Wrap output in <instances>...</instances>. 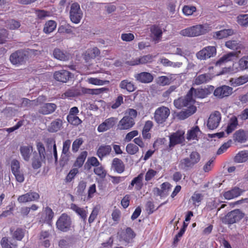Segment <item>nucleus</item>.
I'll return each mask as SVG.
<instances>
[{
    "mask_svg": "<svg viewBox=\"0 0 248 248\" xmlns=\"http://www.w3.org/2000/svg\"><path fill=\"white\" fill-rule=\"evenodd\" d=\"M211 30V26L208 24L196 25L180 31V34L184 36L195 37L204 34Z\"/></svg>",
    "mask_w": 248,
    "mask_h": 248,
    "instance_id": "nucleus-1",
    "label": "nucleus"
},
{
    "mask_svg": "<svg viewBox=\"0 0 248 248\" xmlns=\"http://www.w3.org/2000/svg\"><path fill=\"white\" fill-rule=\"evenodd\" d=\"M56 228L62 232H68L74 230L71 217L66 213L62 214L56 223Z\"/></svg>",
    "mask_w": 248,
    "mask_h": 248,
    "instance_id": "nucleus-2",
    "label": "nucleus"
},
{
    "mask_svg": "<svg viewBox=\"0 0 248 248\" xmlns=\"http://www.w3.org/2000/svg\"><path fill=\"white\" fill-rule=\"evenodd\" d=\"M201 159L200 154L196 151L192 152L189 157L182 159L179 164V167L182 170H188L192 168L199 163Z\"/></svg>",
    "mask_w": 248,
    "mask_h": 248,
    "instance_id": "nucleus-3",
    "label": "nucleus"
},
{
    "mask_svg": "<svg viewBox=\"0 0 248 248\" xmlns=\"http://www.w3.org/2000/svg\"><path fill=\"white\" fill-rule=\"evenodd\" d=\"M193 90V87L191 88L185 96L174 100L173 102L174 106L177 108H181L183 107H187L189 108V107H195L194 106L195 101L192 96Z\"/></svg>",
    "mask_w": 248,
    "mask_h": 248,
    "instance_id": "nucleus-4",
    "label": "nucleus"
},
{
    "mask_svg": "<svg viewBox=\"0 0 248 248\" xmlns=\"http://www.w3.org/2000/svg\"><path fill=\"white\" fill-rule=\"evenodd\" d=\"M245 215V213L240 209H236L228 212L222 220L226 224L232 225L240 221Z\"/></svg>",
    "mask_w": 248,
    "mask_h": 248,
    "instance_id": "nucleus-5",
    "label": "nucleus"
},
{
    "mask_svg": "<svg viewBox=\"0 0 248 248\" xmlns=\"http://www.w3.org/2000/svg\"><path fill=\"white\" fill-rule=\"evenodd\" d=\"M170 114L169 108L165 106L158 108L154 113V119L159 124H164Z\"/></svg>",
    "mask_w": 248,
    "mask_h": 248,
    "instance_id": "nucleus-6",
    "label": "nucleus"
},
{
    "mask_svg": "<svg viewBox=\"0 0 248 248\" xmlns=\"http://www.w3.org/2000/svg\"><path fill=\"white\" fill-rule=\"evenodd\" d=\"M69 14L70 19L73 23L78 24L80 22L83 14L78 3L74 2L71 4Z\"/></svg>",
    "mask_w": 248,
    "mask_h": 248,
    "instance_id": "nucleus-7",
    "label": "nucleus"
},
{
    "mask_svg": "<svg viewBox=\"0 0 248 248\" xmlns=\"http://www.w3.org/2000/svg\"><path fill=\"white\" fill-rule=\"evenodd\" d=\"M217 48L214 46H207L203 47L196 54L197 58L200 60H205L216 56Z\"/></svg>",
    "mask_w": 248,
    "mask_h": 248,
    "instance_id": "nucleus-8",
    "label": "nucleus"
},
{
    "mask_svg": "<svg viewBox=\"0 0 248 248\" xmlns=\"http://www.w3.org/2000/svg\"><path fill=\"white\" fill-rule=\"evenodd\" d=\"M184 135V132L180 130L172 133L169 136L170 141L168 149L169 150H171L175 145L183 143L185 140Z\"/></svg>",
    "mask_w": 248,
    "mask_h": 248,
    "instance_id": "nucleus-9",
    "label": "nucleus"
},
{
    "mask_svg": "<svg viewBox=\"0 0 248 248\" xmlns=\"http://www.w3.org/2000/svg\"><path fill=\"white\" fill-rule=\"evenodd\" d=\"M171 187L172 186L169 182H164L160 185V188H154L153 192L155 196H159L161 199L165 198L168 196Z\"/></svg>",
    "mask_w": 248,
    "mask_h": 248,
    "instance_id": "nucleus-10",
    "label": "nucleus"
},
{
    "mask_svg": "<svg viewBox=\"0 0 248 248\" xmlns=\"http://www.w3.org/2000/svg\"><path fill=\"white\" fill-rule=\"evenodd\" d=\"M221 120V115L218 111H215L212 113L207 121V127L210 130L216 129L219 125Z\"/></svg>",
    "mask_w": 248,
    "mask_h": 248,
    "instance_id": "nucleus-11",
    "label": "nucleus"
},
{
    "mask_svg": "<svg viewBox=\"0 0 248 248\" xmlns=\"http://www.w3.org/2000/svg\"><path fill=\"white\" fill-rule=\"evenodd\" d=\"M27 55L23 50H18L13 53L10 56V60L11 63L14 65H22L25 61Z\"/></svg>",
    "mask_w": 248,
    "mask_h": 248,
    "instance_id": "nucleus-12",
    "label": "nucleus"
},
{
    "mask_svg": "<svg viewBox=\"0 0 248 248\" xmlns=\"http://www.w3.org/2000/svg\"><path fill=\"white\" fill-rule=\"evenodd\" d=\"M232 88L230 86L223 85L215 90L214 95L217 98H223L230 95L232 93Z\"/></svg>",
    "mask_w": 248,
    "mask_h": 248,
    "instance_id": "nucleus-13",
    "label": "nucleus"
},
{
    "mask_svg": "<svg viewBox=\"0 0 248 248\" xmlns=\"http://www.w3.org/2000/svg\"><path fill=\"white\" fill-rule=\"evenodd\" d=\"M143 186V174L140 173L133 179L128 186V189L132 190L134 187L136 191H140Z\"/></svg>",
    "mask_w": 248,
    "mask_h": 248,
    "instance_id": "nucleus-14",
    "label": "nucleus"
},
{
    "mask_svg": "<svg viewBox=\"0 0 248 248\" xmlns=\"http://www.w3.org/2000/svg\"><path fill=\"white\" fill-rule=\"evenodd\" d=\"M71 75L69 71L62 69L55 71L53 74V78L58 81L65 83L69 80Z\"/></svg>",
    "mask_w": 248,
    "mask_h": 248,
    "instance_id": "nucleus-15",
    "label": "nucleus"
},
{
    "mask_svg": "<svg viewBox=\"0 0 248 248\" xmlns=\"http://www.w3.org/2000/svg\"><path fill=\"white\" fill-rule=\"evenodd\" d=\"M154 57L150 54L143 56L140 58L135 59H132L130 61H127L126 63L131 66H135L140 64H145L150 62L153 61Z\"/></svg>",
    "mask_w": 248,
    "mask_h": 248,
    "instance_id": "nucleus-16",
    "label": "nucleus"
},
{
    "mask_svg": "<svg viewBox=\"0 0 248 248\" xmlns=\"http://www.w3.org/2000/svg\"><path fill=\"white\" fill-rule=\"evenodd\" d=\"M54 58L61 61H67L72 58V55L68 51L55 48L53 51Z\"/></svg>",
    "mask_w": 248,
    "mask_h": 248,
    "instance_id": "nucleus-17",
    "label": "nucleus"
},
{
    "mask_svg": "<svg viewBox=\"0 0 248 248\" xmlns=\"http://www.w3.org/2000/svg\"><path fill=\"white\" fill-rule=\"evenodd\" d=\"M117 118L110 117L107 119L103 123L99 125L97 130L100 132L106 131L112 128L116 124Z\"/></svg>",
    "mask_w": 248,
    "mask_h": 248,
    "instance_id": "nucleus-18",
    "label": "nucleus"
},
{
    "mask_svg": "<svg viewBox=\"0 0 248 248\" xmlns=\"http://www.w3.org/2000/svg\"><path fill=\"white\" fill-rule=\"evenodd\" d=\"M134 78L137 81L142 83H149L154 80L153 75L146 72H142L135 74Z\"/></svg>",
    "mask_w": 248,
    "mask_h": 248,
    "instance_id": "nucleus-19",
    "label": "nucleus"
},
{
    "mask_svg": "<svg viewBox=\"0 0 248 248\" xmlns=\"http://www.w3.org/2000/svg\"><path fill=\"white\" fill-rule=\"evenodd\" d=\"M135 120L130 116H124L119 122L118 126L120 130H127L135 124Z\"/></svg>",
    "mask_w": 248,
    "mask_h": 248,
    "instance_id": "nucleus-20",
    "label": "nucleus"
},
{
    "mask_svg": "<svg viewBox=\"0 0 248 248\" xmlns=\"http://www.w3.org/2000/svg\"><path fill=\"white\" fill-rule=\"evenodd\" d=\"M151 37L155 42H158L161 39L163 32L159 25H153L150 28Z\"/></svg>",
    "mask_w": 248,
    "mask_h": 248,
    "instance_id": "nucleus-21",
    "label": "nucleus"
},
{
    "mask_svg": "<svg viewBox=\"0 0 248 248\" xmlns=\"http://www.w3.org/2000/svg\"><path fill=\"white\" fill-rule=\"evenodd\" d=\"M57 106L54 103H45L40 107L38 112L43 115H48L54 112Z\"/></svg>",
    "mask_w": 248,
    "mask_h": 248,
    "instance_id": "nucleus-22",
    "label": "nucleus"
},
{
    "mask_svg": "<svg viewBox=\"0 0 248 248\" xmlns=\"http://www.w3.org/2000/svg\"><path fill=\"white\" fill-rule=\"evenodd\" d=\"M233 140L240 143H243L248 140V129L245 131L240 129L237 130L233 134Z\"/></svg>",
    "mask_w": 248,
    "mask_h": 248,
    "instance_id": "nucleus-23",
    "label": "nucleus"
},
{
    "mask_svg": "<svg viewBox=\"0 0 248 248\" xmlns=\"http://www.w3.org/2000/svg\"><path fill=\"white\" fill-rule=\"evenodd\" d=\"M136 234L134 231L130 227H127L124 232L121 235V239L126 243H130L135 237Z\"/></svg>",
    "mask_w": 248,
    "mask_h": 248,
    "instance_id": "nucleus-24",
    "label": "nucleus"
},
{
    "mask_svg": "<svg viewBox=\"0 0 248 248\" xmlns=\"http://www.w3.org/2000/svg\"><path fill=\"white\" fill-rule=\"evenodd\" d=\"M99 49L96 47L88 49L83 54V58L86 62H88L89 60L95 58L96 56L100 54Z\"/></svg>",
    "mask_w": 248,
    "mask_h": 248,
    "instance_id": "nucleus-25",
    "label": "nucleus"
},
{
    "mask_svg": "<svg viewBox=\"0 0 248 248\" xmlns=\"http://www.w3.org/2000/svg\"><path fill=\"white\" fill-rule=\"evenodd\" d=\"M234 31L232 29H224L214 32L213 36L216 39H222L232 35Z\"/></svg>",
    "mask_w": 248,
    "mask_h": 248,
    "instance_id": "nucleus-26",
    "label": "nucleus"
},
{
    "mask_svg": "<svg viewBox=\"0 0 248 248\" xmlns=\"http://www.w3.org/2000/svg\"><path fill=\"white\" fill-rule=\"evenodd\" d=\"M243 192V191L237 187L232 189L230 190L225 192L223 193V196L227 200H231L240 196Z\"/></svg>",
    "mask_w": 248,
    "mask_h": 248,
    "instance_id": "nucleus-27",
    "label": "nucleus"
},
{
    "mask_svg": "<svg viewBox=\"0 0 248 248\" xmlns=\"http://www.w3.org/2000/svg\"><path fill=\"white\" fill-rule=\"evenodd\" d=\"M111 151V147L110 145H101L98 148L96 155L102 160L103 157L109 155Z\"/></svg>",
    "mask_w": 248,
    "mask_h": 248,
    "instance_id": "nucleus-28",
    "label": "nucleus"
},
{
    "mask_svg": "<svg viewBox=\"0 0 248 248\" xmlns=\"http://www.w3.org/2000/svg\"><path fill=\"white\" fill-rule=\"evenodd\" d=\"M211 79V75L209 73H205L197 75L194 79V82L196 85H201L206 83Z\"/></svg>",
    "mask_w": 248,
    "mask_h": 248,
    "instance_id": "nucleus-29",
    "label": "nucleus"
},
{
    "mask_svg": "<svg viewBox=\"0 0 248 248\" xmlns=\"http://www.w3.org/2000/svg\"><path fill=\"white\" fill-rule=\"evenodd\" d=\"M225 46L231 49L238 50L244 48L241 42L239 40H230L225 42Z\"/></svg>",
    "mask_w": 248,
    "mask_h": 248,
    "instance_id": "nucleus-30",
    "label": "nucleus"
},
{
    "mask_svg": "<svg viewBox=\"0 0 248 248\" xmlns=\"http://www.w3.org/2000/svg\"><path fill=\"white\" fill-rule=\"evenodd\" d=\"M112 168L118 173H121L124 170L125 167L123 162L118 158H115L112 162Z\"/></svg>",
    "mask_w": 248,
    "mask_h": 248,
    "instance_id": "nucleus-31",
    "label": "nucleus"
},
{
    "mask_svg": "<svg viewBox=\"0 0 248 248\" xmlns=\"http://www.w3.org/2000/svg\"><path fill=\"white\" fill-rule=\"evenodd\" d=\"M119 88L128 92H134L136 88L134 83L127 79L122 80L119 84Z\"/></svg>",
    "mask_w": 248,
    "mask_h": 248,
    "instance_id": "nucleus-32",
    "label": "nucleus"
},
{
    "mask_svg": "<svg viewBox=\"0 0 248 248\" xmlns=\"http://www.w3.org/2000/svg\"><path fill=\"white\" fill-rule=\"evenodd\" d=\"M237 55L236 52H230L223 55L216 63L217 66H220L222 63H226L232 60V58Z\"/></svg>",
    "mask_w": 248,
    "mask_h": 248,
    "instance_id": "nucleus-33",
    "label": "nucleus"
},
{
    "mask_svg": "<svg viewBox=\"0 0 248 248\" xmlns=\"http://www.w3.org/2000/svg\"><path fill=\"white\" fill-rule=\"evenodd\" d=\"M32 150V146L31 145L21 146L20 147V153L25 161H28L30 160Z\"/></svg>",
    "mask_w": 248,
    "mask_h": 248,
    "instance_id": "nucleus-34",
    "label": "nucleus"
},
{
    "mask_svg": "<svg viewBox=\"0 0 248 248\" xmlns=\"http://www.w3.org/2000/svg\"><path fill=\"white\" fill-rule=\"evenodd\" d=\"M70 209L76 213L80 217L84 220L85 221L87 219V213L85 210L83 208L78 207L75 203H71L70 204Z\"/></svg>",
    "mask_w": 248,
    "mask_h": 248,
    "instance_id": "nucleus-35",
    "label": "nucleus"
},
{
    "mask_svg": "<svg viewBox=\"0 0 248 248\" xmlns=\"http://www.w3.org/2000/svg\"><path fill=\"white\" fill-rule=\"evenodd\" d=\"M230 82L233 86H238L248 82V75L241 76L237 78H231Z\"/></svg>",
    "mask_w": 248,
    "mask_h": 248,
    "instance_id": "nucleus-36",
    "label": "nucleus"
},
{
    "mask_svg": "<svg viewBox=\"0 0 248 248\" xmlns=\"http://www.w3.org/2000/svg\"><path fill=\"white\" fill-rule=\"evenodd\" d=\"M238 125V118L237 117L233 116L230 120L227 128L225 130L228 135L233 131L237 126Z\"/></svg>",
    "mask_w": 248,
    "mask_h": 248,
    "instance_id": "nucleus-37",
    "label": "nucleus"
},
{
    "mask_svg": "<svg viewBox=\"0 0 248 248\" xmlns=\"http://www.w3.org/2000/svg\"><path fill=\"white\" fill-rule=\"evenodd\" d=\"M197 108L196 107H189L186 110L180 112L178 114V117L181 120H184L194 114Z\"/></svg>",
    "mask_w": 248,
    "mask_h": 248,
    "instance_id": "nucleus-38",
    "label": "nucleus"
},
{
    "mask_svg": "<svg viewBox=\"0 0 248 248\" xmlns=\"http://www.w3.org/2000/svg\"><path fill=\"white\" fill-rule=\"evenodd\" d=\"M5 27L10 30H16L21 26L20 22L14 19H9L5 22Z\"/></svg>",
    "mask_w": 248,
    "mask_h": 248,
    "instance_id": "nucleus-39",
    "label": "nucleus"
},
{
    "mask_svg": "<svg viewBox=\"0 0 248 248\" xmlns=\"http://www.w3.org/2000/svg\"><path fill=\"white\" fill-rule=\"evenodd\" d=\"M88 153L87 151H83L81 152L79 155L78 156L74 164V167H77V168H81L87 157Z\"/></svg>",
    "mask_w": 248,
    "mask_h": 248,
    "instance_id": "nucleus-40",
    "label": "nucleus"
},
{
    "mask_svg": "<svg viewBox=\"0 0 248 248\" xmlns=\"http://www.w3.org/2000/svg\"><path fill=\"white\" fill-rule=\"evenodd\" d=\"M62 124V120L60 119H57L51 123L48 130L50 132H56L60 129Z\"/></svg>",
    "mask_w": 248,
    "mask_h": 248,
    "instance_id": "nucleus-41",
    "label": "nucleus"
},
{
    "mask_svg": "<svg viewBox=\"0 0 248 248\" xmlns=\"http://www.w3.org/2000/svg\"><path fill=\"white\" fill-rule=\"evenodd\" d=\"M57 27V23L52 20L46 21L44 25L43 31L46 34L52 32L55 30Z\"/></svg>",
    "mask_w": 248,
    "mask_h": 248,
    "instance_id": "nucleus-42",
    "label": "nucleus"
},
{
    "mask_svg": "<svg viewBox=\"0 0 248 248\" xmlns=\"http://www.w3.org/2000/svg\"><path fill=\"white\" fill-rule=\"evenodd\" d=\"M108 91V89L107 88H101L98 89H88L84 88L83 89L82 92L83 93L86 94H92V95H98Z\"/></svg>",
    "mask_w": 248,
    "mask_h": 248,
    "instance_id": "nucleus-43",
    "label": "nucleus"
},
{
    "mask_svg": "<svg viewBox=\"0 0 248 248\" xmlns=\"http://www.w3.org/2000/svg\"><path fill=\"white\" fill-rule=\"evenodd\" d=\"M194 94L195 97L200 98H204L207 96L209 94V92L207 89H197L194 88L192 91V96Z\"/></svg>",
    "mask_w": 248,
    "mask_h": 248,
    "instance_id": "nucleus-44",
    "label": "nucleus"
},
{
    "mask_svg": "<svg viewBox=\"0 0 248 248\" xmlns=\"http://www.w3.org/2000/svg\"><path fill=\"white\" fill-rule=\"evenodd\" d=\"M0 244L2 248H17V244L16 241L12 242L9 241L8 237H4L2 238Z\"/></svg>",
    "mask_w": 248,
    "mask_h": 248,
    "instance_id": "nucleus-45",
    "label": "nucleus"
},
{
    "mask_svg": "<svg viewBox=\"0 0 248 248\" xmlns=\"http://www.w3.org/2000/svg\"><path fill=\"white\" fill-rule=\"evenodd\" d=\"M248 160V152L246 151L239 152L235 156L234 160L237 163H243Z\"/></svg>",
    "mask_w": 248,
    "mask_h": 248,
    "instance_id": "nucleus-46",
    "label": "nucleus"
},
{
    "mask_svg": "<svg viewBox=\"0 0 248 248\" xmlns=\"http://www.w3.org/2000/svg\"><path fill=\"white\" fill-rule=\"evenodd\" d=\"M12 232V237L17 241H21L25 235V230L22 228H18L15 231Z\"/></svg>",
    "mask_w": 248,
    "mask_h": 248,
    "instance_id": "nucleus-47",
    "label": "nucleus"
},
{
    "mask_svg": "<svg viewBox=\"0 0 248 248\" xmlns=\"http://www.w3.org/2000/svg\"><path fill=\"white\" fill-rule=\"evenodd\" d=\"M203 195L197 192H195L191 196L190 200L194 206H198L200 205L201 201L202 200Z\"/></svg>",
    "mask_w": 248,
    "mask_h": 248,
    "instance_id": "nucleus-48",
    "label": "nucleus"
},
{
    "mask_svg": "<svg viewBox=\"0 0 248 248\" xmlns=\"http://www.w3.org/2000/svg\"><path fill=\"white\" fill-rule=\"evenodd\" d=\"M34 11L36 16L39 20H44L46 17H48L50 15V12L49 11H47L44 10L35 9Z\"/></svg>",
    "mask_w": 248,
    "mask_h": 248,
    "instance_id": "nucleus-49",
    "label": "nucleus"
},
{
    "mask_svg": "<svg viewBox=\"0 0 248 248\" xmlns=\"http://www.w3.org/2000/svg\"><path fill=\"white\" fill-rule=\"evenodd\" d=\"M79 173L78 168H73L72 169L68 174L66 175L64 179L65 183L71 182L74 179L75 176Z\"/></svg>",
    "mask_w": 248,
    "mask_h": 248,
    "instance_id": "nucleus-50",
    "label": "nucleus"
},
{
    "mask_svg": "<svg viewBox=\"0 0 248 248\" xmlns=\"http://www.w3.org/2000/svg\"><path fill=\"white\" fill-rule=\"evenodd\" d=\"M237 22L243 27L248 26V14L239 15L237 17Z\"/></svg>",
    "mask_w": 248,
    "mask_h": 248,
    "instance_id": "nucleus-51",
    "label": "nucleus"
},
{
    "mask_svg": "<svg viewBox=\"0 0 248 248\" xmlns=\"http://www.w3.org/2000/svg\"><path fill=\"white\" fill-rule=\"evenodd\" d=\"M200 132L198 126H195L187 132V139L188 140H195L197 138L198 133Z\"/></svg>",
    "mask_w": 248,
    "mask_h": 248,
    "instance_id": "nucleus-52",
    "label": "nucleus"
},
{
    "mask_svg": "<svg viewBox=\"0 0 248 248\" xmlns=\"http://www.w3.org/2000/svg\"><path fill=\"white\" fill-rule=\"evenodd\" d=\"M172 81V78L162 76L158 78L157 83L161 86H166L170 84Z\"/></svg>",
    "mask_w": 248,
    "mask_h": 248,
    "instance_id": "nucleus-53",
    "label": "nucleus"
},
{
    "mask_svg": "<svg viewBox=\"0 0 248 248\" xmlns=\"http://www.w3.org/2000/svg\"><path fill=\"white\" fill-rule=\"evenodd\" d=\"M127 153L130 155H135L139 152V147L133 143H128L125 148Z\"/></svg>",
    "mask_w": 248,
    "mask_h": 248,
    "instance_id": "nucleus-54",
    "label": "nucleus"
},
{
    "mask_svg": "<svg viewBox=\"0 0 248 248\" xmlns=\"http://www.w3.org/2000/svg\"><path fill=\"white\" fill-rule=\"evenodd\" d=\"M68 122L75 126H78L80 124L82 121L81 120L77 115L72 116H67L66 117Z\"/></svg>",
    "mask_w": 248,
    "mask_h": 248,
    "instance_id": "nucleus-55",
    "label": "nucleus"
},
{
    "mask_svg": "<svg viewBox=\"0 0 248 248\" xmlns=\"http://www.w3.org/2000/svg\"><path fill=\"white\" fill-rule=\"evenodd\" d=\"M196 10L197 8L195 6L190 5H185L182 9L183 14L187 16L192 15Z\"/></svg>",
    "mask_w": 248,
    "mask_h": 248,
    "instance_id": "nucleus-56",
    "label": "nucleus"
},
{
    "mask_svg": "<svg viewBox=\"0 0 248 248\" xmlns=\"http://www.w3.org/2000/svg\"><path fill=\"white\" fill-rule=\"evenodd\" d=\"M84 141L81 138H79L75 140L72 144V149L74 153L77 152L80 146L83 144Z\"/></svg>",
    "mask_w": 248,
    "mask_h": 248,
    "instance_id": "nucleus-57",
    "label": "nucleus"
},
{
    "mask_svg": "<svg viewBox=\"0 0 248 248\" xmlns=\"http://www.w3.org/2000/svg\"><path fill=\"white\" fill-rule=\"evenodd\" d=\"M157 174V171L152 169H149L145 175V180L149 182L152 180Z\"/></svg>",
    "mask_w": 248,
    "mask_h": 248,
    "instance_id": "nucleus-58",
    "label": "nucleus"
},
{
    "mask_svg": "<svg viewBox=\"0 0 248 248\" xmlns=\"http://www.w3.org/2000/svg\"><path fill=\"white\" fill-rule=\"evenodd\" d=\"M238 63L241 70H243L248 68V56L241 58L239 60Z\"/></svg>",
    "mask_w": 248,
    "mask_h": 248,
    "instance_id": "nucleus-59",
    "label": "nucleus"
},
{
    "mask_svg": "<svg viewBox=\"0 0 248 248\" xmlns=\"http://www.w3.org/2000/svg\"><path fill=\"white\" fill-rule=\"evenodd\" d=\"M93 171L95 174L101 178H104L106 177L107 173L106 171L101 166L95 167Z\"/></svg>",
    "mask_w": 248,
    "mask_h": 248,
    "instance_id": "nucleus-60",
    "label": "nucleus"
},
{
    "mask_svg": "<svg viewBox=\"0 0 248 248\" xmlns=\"http://www.w3.org/2000/svg\"><path fill=\"white\" fill-rule=\"evenodd\" d=\"M111 217L112 220L116 223H118L121 217V211L118 208L114 209L112 212Z\"/></svg>",
    "mask_w": 248,
    "mask_h": 248,
    "instance_id": "nucleus-61",
    "label": "nucleus"
},
{
    "mask_svg": "<svg viewBox=\"0 0 248 248\" xmlns=\"http://www.w3.org/2000/svg\"><path fill=\"white\" fill-rule=\"evenodd\" d=\"M124 103L123 95H119L115 100L114 102L111 105V108L112 109H116Z\"/></svg>",
    "mask_w": 248,
    "mask_h": 248,
    "instance_id": "nucleus-62",
    "label": "nucleus"
},
{
    "mask_svg": "<svg viewBox=\"0 0 248 248\" xmlns=\"http://www.w3.org/2000/svg\"><path fill=\"white\" fill-rule=\"evenodd\" d=\"M9 35L8 31L5 29L0 30V44H4L8 38Z\"/></svg>",
    "mask_w": 248,
    "mask_h": 248,
    "instance_id": "nucleus-63",
    "label": "nucleus"
},
{
    "mask_svg": "<svg viewBox=\"0 0 248 248\" xmlns=\"http://www.w3.org/2000/svg\"><path fill=\"white\" fill-rule=\"evenodd\" d=\"M87 183L84 181H80L79 182L77 186V192L79 195H82L86 187Z\"/></svg>",
    "mask_w": 248,
    "mask_h": 248,
    "instance_id": "nucleus-64",
    "label": "nucleus"
}]
</instances>
